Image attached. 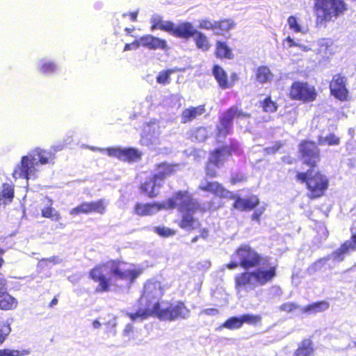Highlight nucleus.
Wrapping results in <instances>:
<instances>
[{"label":"nucleus","instance_id":"nucleus-19","mask_svg":"<svg viewBox=\"0 0 356 356\" xmlns=\"http://www.w3.org/2000/svg\"><path fill=\"white\" fill-rule=\"evenodd\" d=\"M163 186V183L159 181V180L152 175L140 184L139 190L141 194L149 199H154L159 195V191Z\"/></svg>","mask_w":356,"mask_h":356},{"label":"nucleus","instance_id":"nucleus-54","mask_svg":"<svg viewBox=\"0 0 356 356\" xmlns=\"http://www.w3.org/2000/svg\"><path fill=\"white\" fill-rule=\"evenodd\" d=\"M134 330V326L132 324H128L126 325L124 330V332L127 334L132 332Z\"/></svg>","mask_w":356,"mask_h":356},{"label":"nucleus","instance_id":"nucleus-3","mask_svg":"<svg viewBox=\"0 0 356 356\" xmlns=\"http://www.w3.org/2000/svg\"><path fill=\"white\" fill-rule=\"evenodd\" d=\"M133 266L120 259H109L106 262L96 264L88 272V277L97 285L95 288L96 293L108 292L116 280L126 282L133 284L141 274L139 268H126Z\"/></svg>","mask_w":356,"mask_h":356},{"label":"nucleus","instance_id":"nucleus-46","mask_svg":"<svg viewBox=\"0 0 356 356\" xmlns=\"http://www.w3.org/2000/svg\"><path fill=\"white\" fill-rule=\"evenodd\" d=\"M224 204L221 202H216L215 200H210L207 202V207H204L206 209V211H214L222 207Z\"/></svg>","mask_w":356,"mask_h":356},{"label":"nucleus","instance_id":"nucleus-17","mask_svg":"<svg viewBox=\"0 0 356 356\" xmlns=\"http://www.w3.org/2000/svg\"><path fill=\"white\" fill-rule=\"evenodd\" d=\"M346 77L341 74L334 75L330 82L331 94L341 101H346L348 98V90L346 88Z\"/></svg>","mask_w":356,"mask_h":356},{"label":"nucleus","instance_id":"nucleus-4","mask_svg":"<svg viewBox=\"0 0 356 356\" xmlns=\"http://www.w3.org/2000/svg\"><path fill=\"white\" fill-rule=\"evenodd\" d=\"M268 257L266 264L261 263V266L253 270H245L234 277V287L237 291L253 289L259 286H264L273 282L277 277V266L273 264Z\"/></svg>","mask_w":356,"mask_h":356},{"label":"nucleus","instance_id":"nucleus-10","mask_svg":"<svg viewBox=\"0 0 356 356\" xmlns=\"http://www.w3.org/2000/svg\"><path fill=\"white\" fill-rule=\"evenodd\" d=\"M318 94L316 88L307 81H295L289 87L288 97L292 101L304 104L314 102Z\"/></svg>","mask_w":356,"mask_h":356},{"label":"nucleus","instance_id":"nucleus-63","mask_svg":"<svg viewBox=\"0 0 356 356\" xmlns=\"http://www.w3.org/2000/svg\"><path fill=\"white\" fill-rule=\"evenodd\" d=\"M200 236H194L192 239H191V242L192 243H195L198 241V239L200 238Z\"/></svg>","mask_w":356,"mask_h":356},{"label":"nucleus","instance_id":"nucleus-41","mask_svg":"<svg viewBox=\"0 0 356 356\" xmlns=\"http://www.w3.org/2000/svg\"><path fill=\"white\" fill-rule=\"evenodd\" d=\"M56 68V65L54 63L49 61L43 63L40 65L39 70L42 74H47L55 72Z\"/></svg>","mask_w":356,"mask_h":356},{"label":"nucleus","instance_id":"nucleus-20","mask_svg":"<svg viewBox=\"0 0 356 356\" xmlns=\"http://www.w3.org/2000/svg\"><path fill=\"white\" fill-rule=\"evenodd\" d=\"M16 298L7 292V282L0 278V310H13L17 306Z\"/></svg>","mask_w":356,"mask_h":356},{"label":"nucleus","instance_id":"nucleus-57","mask_svg":"<svg viewBox=\"0 0 356 356\" xmlns=\"http://www.w3.org/2000/svg\"><path fill=\"white\" fill-rule=\"evenodd\" d=\"M327 260L326 258H321L319 259H318L317 261H316L312 266V267H315L316 266H317L318 264H323L325 261Z\"/></svg>","mask_w":356,"mask_h":356},{"label":"nucleus","instance_id":"nucleus-51","mask_svg":"<svg viewBox=\"0 0 356 356\" xmlns=\"http://www.w3.org/2000/svg\"><path fill=\"white\" fill-rule=\"evenodd\" d=\"M238 266L241 267L240 261H231L225 265V267L229 270L237 268Z\"/></svg>","mask_w":356,"mask_h":356},{"label":"nucleus","instance_id":"nucleus-50","mask_svg":"<svg viewBox=\"0 0 356 356\" xmlns=\"http://www.w3.org/2000/svg\"><path fill=\"white\" fill-rule=\"evenodd\" d=\"M202 313L208 315V316H212V315H216L219 313L218 310L216 308H207L204 309L202 311Z\"/></svg>","mask_w":356,"mask_h":356},{"label":"nucleus","instance_id":"nucleus-33","mask_svg":"<svg viewBox=\"0 0 356 356\" xmlns=\"http://www.w3.org/2000/svg\"><path fill=\"white\" fill-rule=\"evenodd\" d=\"M234 22L231 19H222L215 21V30L213 33L217 35H224L234 28Z\"/></svg>","mask_w":356,"mask_h":356},{"label":"nucleus","instance_id":"nucleus-59","mask_svg":"<svg viewBox=\"0 0 356 356\" xmlns=\"http://www.w3.org/2000/svg\"><path fill=\"white\" fill-rule=\"evenodd\" d=\"M58 304V298L57 297H54L51 301L49 304V307H53L54 306Z\"/></svg>","mask_w":356,"mask_h":356},{"label":"nucleus","instance_id":"nucleus-40","mask_svg":"<svg viewBox=\"0 0 356 356\" xmlns=\"http://www.w3.org/2000/svg\"><path fill=\"white\" fill-rule=\"evenodd\" d=\"M247 176L241 172L232 173L229 179L231 185L234 186L236 184L244 183L247 181Z\"/></svg>","mask_w":356,"mask_h":356},{"label":"nucleus","instance_id":"nucleus-25","mask_svg":"<svg viewBox=\"0 0 356 356\" xmlns=\"http://www.w3.org/2000/svg\"><path fill=\"white\" fill-rule=\"evenodd\" d=\"M206 111L205 105L191 106L184 109L181 115V121L184 124L192 122L198 116L202 115Z\"/></svg>","mask_w":356,"mask_h":356},{"label":"nucleus","instance_id":"nucleus-48","mask_svg":"<svg viewBox=\"0 0 356 356\" xmlns=\"http://www.w3.org/2000/svg\"><path fill=\"white\" fill-rule=\"evenodd\" d=\"M142 46V42L140 41V38L139 39L135 40L131 43H127L123 49L124 51H130L132 49H136Z\"/></svg>","mask_w":356,"mask_h":356},{"label":"nucleus","instance_id":"nucleus-6","mask_svg":"<svg viewBox=\"0 0 356 356\" xmlns=\"http://www.w3.org/2000/svg\"><path fill=\"white\" fill-rule=\"evenodd\" d=\"M198 190L209 193L220 199L226 198L234 200L232 209L240 211H248L257 207L260 201L257 195H251L247 198H242L227 189L221 183L216 181H207L198 186Z\"/></svg>","mask_w":356,"mask_h":356},{"label":"nucleus","instance_id":"nucleus-1","mask_svg":"<svg viewBox=\"0 0 356 356\" xmlns=\"http://www.w3.org/2000/svg\"><path fill=\"white\" fill-rule=\"evenodd\" d=\"M340 138L334 133H330L325 138L318 136V143L314 140L304 139L298 145V158L302 163L309 168L307 171H296L290 168L289 172H296V180L300 184H305L307 190V197L311 200H316L323 197L330 186V180L326 175L320 170L314 171L321 160V149L318 145L329 146L338 145Z\"/></svg>","mask_w":356,"mask_h":356},{"label":"nucleus","instance_id":"nucleus-21","mask_svg":"<svg viewBox=\"0 0 356 356\" xmlns=\"http://www.w3.org/2000/svg\"><path fill=\"white\" fill-rule=\"evenodd\" d=\"M154 170L156 172L154 173L153 175L159 181L163 184L165 179L176 174L178 170V165L168 162H161L154 165Z\"/></svg>","mask_w":356,"mask_h":356},{"label":"nucleus","instance_id":"nucleus-32","mask_svg":"<svg viewBox=\"0 0 356 356\" xmlns=\"http://www.w3.org/2000/svg\"><path fill=\"white\" fill-rule=\"evenodd\" d=\"M273 74L270 68L266 65H261L256 69L255 79L259 83L270 82L273 79Z\"/></svg>","mask_w":356,"mask_h":356},{"label":"nucleus","instance_id":"nucleus-28","mask_svg":"<svg viewBox=\"0 0 356 356\" xmlns=\"http://www.w3.org/2000/svg\"><path fill=\"white\" fill-rule=\"evenodd\" d=\"M15 197V186L13 184L3 183L0 191V206H6L12 203Z\"/></svg>","mask_w":356,"mask_h":356},{"label":"nucleus","instance_id":"nucleus-62","mask_svg":"<svg viewBox=\"0 0 356 356\" xmlns=\"http://www.w3.org/2000/svg\"><path fill=\"white\" fill-rule=\"evenodd\" d=\"M93 326L96 328L99 327L100 326V323L98 321L95 320L93 321Z\"/></svg>","mask_w":356,"mask_h":356},{"label":"nucleus","instance_id":"nucleus-5","mask_svg":"<svg viewBox=\"0 0 356 356\" xmlns=\"http://www.w3.org/2000/svg\"><path fill=\"white\" fill-rule=\"evenodd\" d=\"M170 198H175V208L179 205V211L181 216L179 220L175 221L179 228L192 231L200 226V222L193 214L197 212L205 213L206 209L203 205L192 198L187 191H177Z\"/></svg>","mask_w":356,"mask_h":356},{"label":"nucleus","instance_id":"nucleus-37","mask_svg":"<svg viewBox=\"0 0 356 356\" xmlns=\"http://www.w3.org/2000/svg\"><path fill=\"white\" fill-rule=\"evenodd\" d=\"M176 69H167L161 71L156 76V82L159 84L166 85L170 82V75L176 72Z\"/></svg>","mask_w":356,"mask_h":356},{"label":"nucleus","instance_id":"nucleus-60","mask_svg":"<svg viewBox=\"0 0 356 356\" xmlns=\"http://www.w3.org/2000/svg\"><path fill=\"white\" fill-rule=\"evenodd\" d=\"M282 161L284 162L285 163L291 165V164L293 163L294 159H288L286 157H283L282 158Z\"/></svg>","mask_w":356,"mask_h":356},{"label":"nucleus","instance_id":"nucleus-8","mask_svg":"<svg viewBox=\"0 0 356 356\" xmlns=\"http://www.w3.org/2000/svg\"><path fill=\"white\" fill-rule=\"evenodd\" d=\"M233 255L240 261L241 268L245 270L257 268L261 263L266 264L268 261V256H262L248 244L238 246Z\"/></svg>","mask_w":356,"mask_h":356},{"label":"nucleus","instance_id":"nucleus-53","mask_svg":"<svg viewBox=\"0 0 356 356\" xmlns=\"http://www.w3.org/2000/svg\"><path fill=\"white\" fill-rule=\"evenodd\" d=\"M261 214H262L261 211H255L252 215V219L255 220L257 221H259Z\"/></svg>","mask_w":356,"mask_h":356},{"label":"nucleus","instance_id":"nucleus-39","mask_svg":"<svg viewBox=\"0 0 356 356\" xmlns=\"http://www.w3.org/2000/svg\"><path fill=\"white\" fill-rule=\"evenodd\" d=\"M153 230L159 236L163 238L172 236L176 234L175 230L168 227H165L164 226L154 227Z\"/></svg>","mask_w":356,"mask_h":356},{"label":"nucleus","instance_id":"nucleus-26","mask_svg":"<svg viewBox=\"0 0 356 356\" xmlns=\"http://www.w3.org/2000/svg\"><path fill=\"white\" fill-rule=\"evenodd\" d=\"M212 74L216 80L220 88L225 90L232 88L233 83L228 80L227 74L224 69L218 65H214L212 67Z\"/></svg>","mask_w":356,"mask_h":356},{"label":"nucleus","instance_id":"nucleus-31","mask_svg":"<svg viewBox=\"0 0 356 356\" xmlns=\"http://www.w3.org/2000/svg\"><path fill=\"white\" fill-rule=\"evenodd\" d=\"M330 304L325 300L317 301L309 304L302 308V312L308 314H313L327 310Z\"/></svg>","mask_w":356,"mask_h":356},{"label":"nucleus","instance_id":"nucleus-24","mask_svg":"<svg viewBox=\"0 0 356 356\" xmlns=\"http://www.w3.org/2000/svg\"><path fill=\"white\" fill-rule=\"evenodd\" d=\"M142 46L149 49H162L167 50L168 47L167 41L152 35H145L140 37Z\"/></svg>","mask_w":356,"mask_h":356},{"label":"nucleus","instance_id":"nucleus-16","mask_svg":"<svg viewBox=\"0 0 356 356\" xmlns=\"http://www.w3.org/2000/svg\"><path fill=\"white\" fill-rule=\"evenodd\" d=\"M236 150V145H223L209 152L208 163H211L217 168L221 167L227 158L232 156Z\"/></svg>","mask_w":356,"mask_h":356},{"label":"nucleus","instance_id":"nucleus-42","mask_svg":"<svg viewBox=\"0 0 356 356\" xmlns=\"http://www.w3.org/2000/svg\"><path fill=\"white\" fill-rule=\"evenodd\" d=\"M298 308L299 305L296 302H284L279 307L280 311L284 312L287 314L293 312Z\"/></svg>","mask_w":356,"mask_h":356},{"label":"nucleus","instance_id":"nucleus-47","mask_svg":"<svg viewBox=\"0 0 356 356\" xmlns=\"http://www.w3.org/2000/svg\"><path fill=\"white\" fill-rule=\"evenodd\" d=\"M212 166H213L211 163H208V161H207L206 163V165H205V174L207 175V177H209V178H216L218 176V172L216 171V170H215L213 168H212Z\"/></svg>","mask_w":356,"mask_h":356},{"label":"nucleus","instance_id":"nucleus-22","mask_svg":"<svg viewBox=\"0 0 356 356\" xmlns=\"http://www.w3.org/2000/svg\"><path fill=\"white\" fill-rule=\"evenodd\" d=\"M318 47L316 49L319 63L325 62L330 59L334 52L332 50L333 42L331 39L321 38L317 43Z\"/></svg>","mask_w":356,"mask_h":356},{"label":"nucleus","instance_id":"nucleus-61","mask_svg":"<svg viewBox=\"0 0 356 356\" xmlns=\"http://www.w3.org/2000/svg\"><path fill=\"white\" fill-rule=\"evenodd\" d=\"M7 328H10L9 325L0 323V330H6Z\"/></svg>","mask_w":356,"mask_h":356},{"label":"nucleus","instance_id":"nucleus-58","mask_svg":"<svg viewBox=\"0 0 356 356\" xmlns=\"http://www.w3.org/2000/svg\"><path fill=\"white\" fill-rule=\"evenodd\" d=\"M130 19L131 21L135 22L136 21L138 13L137 12H132L129 13Z\"/></svg>","mask_w":356,"mask_h":356},{"label":"nucleus","instance_id":"nucleus-2","mask_svg":"<svg viewBox=\"0 0 356 356\" xmlns=\"http://www.w3.org/2000/svg\"><path fill=\"white\" fill-rule=\"evenodd\" d=\"M163 293V289L159 282H147L138 300L139 303L145 305V307L138 309L135 313H127V316L133 321L147 319L150 316L156 317L163 321H175L188 318L191 311L181 300L175 303L168 302L165 307H162L159 300Z\"/></svg>","mask_w":356,"mask_h":356},{"label":"nucleus","instance_id":"nucleus-55","mask_svg":"<svg viewBox=\"0 0 356 356\" xmlns=\"http://www.w3.org/2000/svg\"><path fill=\"white\" fill-rule=\"evenodd\" d=\"M200 234L199 235L200 238H207L208 236V229L206 228H203L200 230Z\"/></svg>","mask_w":356,"mask_h":356},{"label":"nucleus","instance_id":"nucleus-29","mask_svg":"<svg viewBox=\"0 0 356 356\" xmlns=\"http://www.w3.org/2000/svg\"><path fill=\"white\" fill-rule=\"evenodd\" d=\"M314 348L310 339H303L293 353V356H312Z\"/></svg>","mask_w":356,"mask_h":356},{"label":"nucleus","instance_id":"nucleus-38","mask_svg":"<svg viewBox=\"0 0 356 356\" xmlns=\"http://www.w3.org/2000/svg\"><path fill=\"white\" fill-rule=\"evenodd\" d=\"M243 324L247 323L250 325H257L260 324L262 318L260 315H254L252 314H244L241 315Z\"/></svg>","mask_w":356,"mask_h":356},{"label":"nucleus","instance_id":"nucleus-64","mask_svg":"<svg viewBox=\"0 0 356 356\" xmlns=\"http://www.w3.org/2000/svg\"><path fill=\"white\" fill-rule=\"evenodd\" d=\"M134 29L125 28L124 31L127 33V34H130Z\"/></svg>","mask_w":356,"mask_h":356},{"label":"nucleus","instance_id":"nucleus-12","mask_svg":"<svg viewBox=\"0 0 356 356\" xmlns=\"http://www.w3.org/2000/svg\"><path fill=\"white\" fill-rule=\"evenodd\" d=\"M37 165L38 162H36L34 155L28 154L23 156L19 163L15 167L12 176L15 180L24 179L28 181L30 179H35L38 172Z\"/></svg>","mask_w":356,"mask_h":356},{"label":"nucleus","instance_id":"nucleus-15","mask_svg":"<svg viewBox=\"0 0 356 356\" xmlns=\"http://www.w3.org/2000/svg\"><path fill=\"white\" fill-rule=\"evenodd\" d=\"M106 210V203L104 199H99L96 201L83 202L70 211L72 216L80 214H88L91 213H97L99 214L105 213Z\"/></svg>","mask_w":356,"mask_h":356},{"label":"nucleus","instance_id":"nucleus-56","mask_svg":"<svg viewBox=\"0 0 356 356\" xmlns=\"http://www.w3.org/2000/svg\"><path fill=\"white\" fill-rule=\"evenodd\" d=\"M238 80V76L236 72H233L231 74V81L229 82L233 83V86L234 85V83Z\"/></svg>","mask_w":356,"mask_h":356},{"label":"nucleus","instance_id":"nucleus-13","mask_svg":"<svg viewBox=\"0 0 356 356\" xmlns=\"http://www.w3.org/2000/svg\"><path fill=\"white\" fill-rule=\"evenodd\" d=\"M191 37H193L197 49L207 51L211 48L209 40L204 33L196 30L191 23L183 22V27L178 38L187 40Z\"/></svg>","mask_w":356,"mask_h":356},{"label":"nucleus","instance_id":"nucleus-44","mask_svg":"<svg viewBox=\"0 0 356 356\" xmlns=\"http://www.w3.org/2000/svg\"><path fill=\"white\" fill-rule=\"evenodd\" d=\"M287 23L291 30L295 33H300L302 31L300 25L298 23V19L295 16H289L287 19Z\"/></svg>","mask_w":356,"mask_h":356},{"label":"nucleus","instance_id":"nucleus-35","mask_svg":"<svg viewBox=\"0 0 356 356\" xmlns=\"http://www.w3.org/2000/svg\"><path fill=\"white\" fill-rule=\"evenodd\" d=\"M49 201L50 202L49 205L41 210L42 216L45 218H49L53 221L60 220L61 218L60 214L52 207V200H49Z\"/></svg>","mask_w":356,"mask_h":356},{"label":"nucleus","instance_id":"nucleus-23","mask_svg":"<svg viewBox=\"0 0 356 356\" xmlns=\"http://www.w3.org/2000/svg\"><path fill=\"white\" fill-rule=\"evenodd\" d=\"M350 232L352 234L350 240L344 241L333 253L334 257L339 261L343 259V254L356 251V227H350Z\"/></svg>","mask_w":356,"mask_h":356},{"label":"nucleus","instance_id":"nucleus-18","mask_svg":"<svg viewBox=\"0 0 356 356\" xmlns=\"http://www.w3.org/2000/svg\"><path fill=\"white\" fill-rule=\"evenodd\" d=\"M183 27V23L175 26L172 22L163 21L161 17L156 15L151 19V30L160 29L168 32L175 37L178 38Z\"/></svg>","mask_w":356,"mask_h":356},{"label":"nucleus","instance_id":"nucleus-30","mask_svg":"<svg viewBox=\"0 0 356 356\" xmlns=\"http://www.w3.org/2000/svg\"><path fill=\"white\" fill-rule=\"evenodd\" d=\"M29 155H34V158L38 159V164L46 165L55 159V155L51 151L44 150L40 148H35Z\"/></svg>","mask_w":356,"mask_h":356},{"label":"nucleus","instance_id":"nucleus-34","mask_svg":"<svg viewBox=\"0 0 356 356\" xmlns=\"http://www.w3.org/2000/svg\"><path fill=\"white\" fill-rule=\"evenodd\" d=\"M259 107L264 113H273L277 111L278 104L272 99L270 95H268L259 102Z\"/></svg>","mask_w":356,"mask_h":356},{"label":"nucleus","instance_id":"nucleus-27","mask_svg":"<svg viewBox=\"0 0 356 356\" xmlns=\"http://www.w3.org/2000/svg\"><path fill=\"white\" fill-rule=\"evenodd\" d=\"M214 54L220 60H232L234 58L232 49L225 41H216Z\"/></svg>","mask_w":356,"mask_h":356},{"label":"nucleus","instance_id":"nucleus-11","mask_svg":"<svg viewBox=\"0 0 356 356\" xmlns=\"http://www.w3.org/2000/svg\"><path fill=\"white\" fill-rule=\"evenodd\" d=\"M175 198H168L164 202H136L133 207V213L137 216H150L163 209H175Z\"/></svg>","mask_w":356,"mask_h":356},{"label":"nucleus","instance_id":"nucleus-14","mask_svg":"<svg viewBox=\"0 0 356 356\" xmlns=\"http://www.w3.org/2000/svg\"><path fill=\"white\" fill-rule=\"evenodd\" d=\"M100 152L106 154L110 157L116 158L121 161L127 163L138 161L142 157V153L134 147L120 148L112 147L101 149Z\"/></svg>","mask_w":356,"mask_h":356},{"label":"nucleus","instance_id":"nucleus-52","mask_svg":"<svg viewBox=\"0 0 356 356\" xmlns=\"http://www.w3.org/2000/svg\"><path fill=\"white\" fill-rule=\"evenodd\" d=\"M284 41L287 42L288 43V47H299L300 45L297 44L292 38L290 36H287Z\"/></svg>","mask_w":356,"mask_h":356},{"label":"nucleus","instance_id":"nucleus-7","mask_svg":"<svg viewBox=\"0 0 356 356\" xmlns=\"http://www.w3.org/2000/svg\"><path fill=\"white\" fill-rule=\"evenodd\" d=\"M348 10L345 0H315L314 12L317 25H325Z\"/></svg>","mask_w":356,"mask_h":356},{"label":"nucleus","instance_id":"nucleus-36","mask_svg":"<svg viewBox=\"0 0 356 356\" xmlns=\"http://www.w3.org/2000/svg\"><path fill=\"white\" fill-rule=\"evenodd\" d=\"M243 325L241 316H232L227 318L222 324V327L229 330H236Z\"/></svg>","mask_w":356,"mask_h":356},{"label":"nucleus","instance_id":"nucleus-49","mask_svg":"<svg viewBox=\"0 0 356 356\" xmlns=\"http://www.w3.org/2000/svg\"><path fill=\"white\" fill-rule=\"evenodd\" d=\"M10 328L6 330H0V346L5 341L10 332Z\"/></svg>","mask_w":356,"mask_h":356},{"label":"nucleus","instance_id":"nucleus-43","mask_svg":"<svg viewBox=\"0 0 356 356\" xmlns=\"http://www.w3.org/2000/svg\"><path fill=\"white\" fill-rule=\"evenodd\" d=\"M27 353L28 352L25 350L20 351L8 348L0 349V356H22Z\"/></svg>","mask_w":356,"mask_h":356},{"label":"nucleus","instance_id":"nucleus-9","mask_svg":"<svg viewBox=\"0 0 356 356\" xmlns=\"http://www.w3.org/2000/svg\"><path fill=\"white\" fill-rule=\"evenodd\" d=\"M250 114L243 112L236 105L227 108L219 117L218 124L216 125L218 136L225 137L232 134L233 121L234 118H248Z\"/></svg>","mask_w":356,"mask_h":356},{"label":"nucleus","instance_id":"nucleus-45","mask_svg":"<svg viewBox=\"0 0 356 356\" xmlns=\"http://www.w3.org/2000/svg\"><path fill=\"white\" fill-rule=\"evenodd\" d=\"M215 21L211 22L208 19H203L199 22L198 28L200 29H204L207 31H213L215 30Z\"/></svg>","mask_w":356,"mask_h":356}]
</instances>
